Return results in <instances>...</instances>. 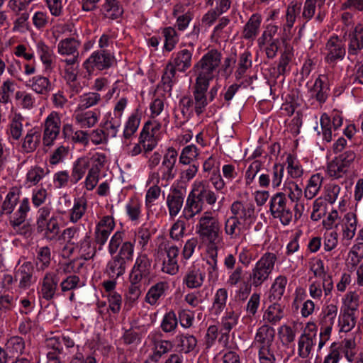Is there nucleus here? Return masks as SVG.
Wrapping results in <instances>:
<instances>
[{"instance_id":"obj_52","label":"nucleus","mask_w":363,"mask_h":363,"mask_svg":"<svg viewBox=\"0 0 363 363\" xmlns=\"http://www.w3.org/2000/svg\"><path fill=\"white\" fill-rule=\"evenodd\" d=\"M121 125V118L120 116H113L111 113H108L104 117L103 128L111 138H116Z\"/></svg>"},{"instance_id":"obj_34","label":"nucleus","mask_w":363,"mask_h":363,"mask_svg":"<svg viewBox=\"0 0 363 363\" xmlns=\"http://www.w3.org/2000/svg\"><path fill=\"white\" fill-rule=\"evenodd\" d=\"M184 201V194L182 190L174 189L166 199V204L171 218H174L182 210Z\"/></svg>"},{"instance_id":"obj_32","label":"nucleus","mask_w":363,"mask_h":363,"mask_svg":"<svg viewBox=\"0 0 363 363\" xmlns=\"http://www.w3.org/2000/svg\"><path fill=\"white\" fill-rule=\"evenodd\" d=\"M141 120V112L135 109L128 118L122 135V142L128 145L137 132Z\"/></svg>"},{"instance_id":"obj_1","label":"nucleus","mask_w":363,"mask_h":363,"mask_svg":"<svg viewBox=\"0 0 363 363\" xmlns=\"http://www.w3.org/2000/svg\"><path fill=\"white\" fill-rule=\"evenodd\" d=\"M194 48H184L172 55L162 76L164 90L171 91L177 82V72H185L191 67Z\"/></svg>"},{"instance_id":"obj_47","label":"nucleus","mask_w":363,"mask_h":363,"mask_svg":"<svg viewBox=\"0 0 363 363\" xmlns=\"http://www.w3.org/2000/svg\"><path fill=\"white\" fill-rule=\"evenodd\" d=\"M101 12L105 18L116 20L122 16L123 9L120 5L118 0H104Z\"/></svg>"},{"instance_id":"obj_39","label":"nucleus","mask_w":363,"mask_h":363,"mask_svg":"<svg viewBox=\"0 0 363 363\" xmlns=\"http://www.w3.org/2000/svg\"><path fill=\"white\" fill-rule=\"evenodd\" d=\"M36 52L41 61L45 72H51L53 69L55 54L52 49L43 41L36 43Z\"/></svg>"},{"instance_id":"obj_43","label":"nucleus","mask_w":363,"mask_h":363,"mask_svg":"<svg viewBox=\"0 0 363 363\" xmlns=\"http://www.w3.org/2000/svg\"><path fill=\"white\" fill-rule=\"evenodd\" d=\"M23 118L19 113H15L8 124L6 134L10 141H18L23 132Z\"/></svg>"},{"instance_id":"obj_12","label":"nucleus","mask_w":363,"mask_h":363,"mask_svg":"<svg viewBox=\"0 0 363 363\" xmlns=\"http://www.w3.org/2000/svg\"><path fill=\"white\" fill-rule=\"evenodd\" d=\"M43 127V145L50 147L55 143L61 130V118L57 111H52L45 119Z\"/></svg>"},{"instance_id":"obj_44","label":"nucleus","mask_w":363,"mask_h":363,"mask_svg":"<svg viewBox=\"0 0 363 363\" xmlns=\"http://www.w3.org/2000/svg\"><path fill=\"white\" fill-rule=\"evenodd\" d=\"M207 264L206 272L210 280H216L218 277V247L216 245L211 246L208 250V255L206 258Z\"/></svg>"},{"instance_id":"obj_60","label":"nucleus","mask_w":363,"mask_h":363,"mask_svg":"<svg viewBox=\"0 0 363 363\" xmlns=\"http://www.w3.org/2000/svg\"><path fill=\"white\" fill-rule=\"evenodd\" d=\"M51 263V252L48 246L40 247L36 252L35 264L38 272H43L48 269Z\"/></svg>"},{"instance_id":"obj_51","label":"nucleus","mask_w":363,"mask_h":363,"mask_svg":"<svg viewBox=\"0 0 363 363\" xmlns=\"http://www.w3.org/2000/svg\"><path fill=\"white\" fill-rule=\"evenodd\" d=\"M66 244L63 247V252L68 253L72 246H74L82 238L80 228L77 226H72L65 228L62 234Z\"/></svg>"},{"instance_id":"obj_45","label":"nucleus","mask_w":363,"mask_h":363,"mask_svg":"<svg viewBox=\"0 0 363 363\" xmlns=\"http://www.w3.org/2000/svg\"><path fill=\"white\" fill-rule=\"evenodd\" d=\"M127 264L119 259L118 258L113 256L112 258L107 262L105 273L112 279H117L118 277L123 276L126 270Z\"/></svg>"},{"instance_id":"obj_6","label":"nucleus","mask_w":363,"mask_h":363,"mask_svg":"<svg viewBox=\"0 0 363 363\" xmlns=\"http://www.w3.org/2000/svg\"><path fill=\"white\" fill-rule=\"evenodd\" d=\"M180 249L169 241L162 242L158 247V256L162 259L161 272L168 275H176L179 271Z\"/></svg>"},{"instance_id":"obj_36","label":"nucleus","mask_w":363,"mask_h":363,"mask_svg":"<svg viewBox=\"0 0 363 363\" xmlns=\"http://www.w3.org/2000/svg\"><path fill=\"white\" fill-rule=\"evenodd\" d=\"M309 269L313 273L315 277L320 278L323 279V285L326 290H329L331 286V280L333 277L331 274H328L323 261L318 257H312L308 261Z\"/></svg>"},{"instance_id":"obj_33","label":"nucleus","mask_w":363,"mask_h":363,"mask_svg":"<svg viewBox=\"0 0 363 363\" xmlns=\"http://www.w3.org/2000/svg\"><path fill=\"white\" fill-rule=\"evenodd\" d=\"M271 304L264 311L262 319L270 325H275L285 316V306L279 301H269Z\"/></svg>"},{"instance_id":"obj_40","label":"nucleus","mask_w":363,"mask_h":363,"mask_svg":"<svg viewBox=\"0 0 363 363\" xmlns=\"http://www.w3.org/2000/svg\"><path fill=\"white\" fill-rule=\"evenodd\" d=\"M205 279V274L199 269L191 267L187 269L182 279V284L188 289L200 288Z\"/></svg>"},{"instance_id":"obj_7","label":"nucleus","mask_w":363,"mask_h":363,"mask_svg":"<svg viewBox=\"0 0 363 363\" xmlns=\"http://www.w3.org/2000/svg\"><path fill=\"white\" fill-rule=\"evenodd\" d=\"M338 311L336 303L325 305L320 313V334L318 345V352H320L325 343L329 340L333 325L335 324Z\"/></svg>"},{"instance_id":"obj_5","label":"nucleus","mask_w":363,"mask_h":363,"mask_svg":"<svg viewBox=\"0 0 363 363\" xmlns=\"http://www.w3.org/2000/svg\"><path fill=\"white\" fill-rule=\"evenodd\" d=\"M277 256L273 252H267L252 266L248 277L247 283L253 288H260L270 279L274 270Z\"/></svg>"},{"instance_id":"obj_55","label":"nucleus","mask_w":363,"mask_h":363,"mask_svg":"<svg viewBox=\"0 0 363 363\" xmlns=\"http://www.w3.org/2000/svg\"><path fill=\"white\" fill-rule=\"evenodd\" d=\"M200 155L199 149L195 145H189L182 148L179 156V163L187 166L199 159Z\"/></svg>"},{"instance_id":"obj_8","label":"nucleus","mask_w":363,"mask_h":363,"mask_svg":"<svg viewBox=\"0 0 363 363\" xmlns=\"http://www.w3.org/2000/svg\"><path fill=\"white\" fill-rule=\"evenodd\" d=\"M269 209L271 216L279 219L284 225H289L293 220V211L282 192H277L270 197Z\"/></svg>"},{"instance_id":"obj_49","label":"nucleus","mask_w":363,"mask_h":363,"mask_svg":"<svg viewBox=\"0 0 363 363\" xmlns=\"http://www.w3.org/2000/svg\"><path fill=\"white\" fill-rule=\"evenodd\" d=\"M228 297V293L225 288H220L216 291L211 308L212 314L217 316L220 315L226 307Z\"/></svg>"},{"instance_id":"obj_20","label":"nucleus","mask_w":363,"mask_h":363,"mask_svg":"<svg viewBox=\"0 0 363 363\" xmlns=\"http://www.w3.org/2000/svg\"><path fill=\"white\" fill-rule=\"evenodd\" d=\"M255 347L280 345L276 340L275 329L267 323H264L256 330L253 340Z\"/></svg>"},{"instance_id":"obj_23","label":"nucleus","mask_w":363,"mask_h":363,"mask_svg":"<svg viewBox=\"0 0 363 363\" xmlns=\"http://www.w3.org/2000/svg\"><path fill=\"white\" fill-rule=\"evenodd\" d=\"M230 209L232 216L240 221H251L255 217V206L252 201H235Z\"/></svg>"},{"instance_id":"obj_21","label":"nucleus","mask_w":363,"mask_h":363,"mask_svg":"<svg viewBox=\"0 0 363 363\" xmlns=\"http://www.w3.org/2000/svg\"><path fill=\"white\" fill-rule=\"evenodd\" d=\"M96 252L95 245L92 242L91 238L88 233H85L79 239V242L72 246L67 255L77 253L81 259L89 260L92 259Z\"/></svg>"},{"instance_id":"obj_2","label":"nucleus","mask_w":363,"mask_h":363,"mask_svg":"<svg viewBox=\"0 0 363 363\" xmlns=\"http://www.w3.org/2000/svg\"><path fill=\"white\" fill-rule=\"evenodd\" d=\"M221 227L218 216L211 211H206L198 217L196 233L203 241L215 246L221 238Z\"/></svg>"},{"instance_id":"obj_64","label":"nucleus","mask_w":363,"mask_h":363,"mask_svg":"<svg viewBox=\"0 0 363 363\" xmlns=\"http://www.w3.org/2000/svg\"><path fill=\"white\" fill-rule=\"evenodd\" d=\"M48 174L45 168L38 165L30 167L26 175V184L28 186L37 185Z\"/></svg>"},{"instance_id":"obj_50","label":"nucleus","mask_w":363,"mask_h":363,"mask_svg":"<svg viewBox=\"0 0 363 363\" xmlns=\"http://www.w3.org/2000/svg\"><path fill=\"white\" fill-rule=\"evenodd\" d=\"M286 284V277L282 275L278 276L269 290V301H279L285 292Z\"/></svg>"},{"instance_id":"obj_24","label":"nucleus","mask_w":363,"mask_h":363,"mask_svg":"<svg viewBox=\"0 0 363 363\" xmlns=\"http://www.w3.org/2000/svg\"><path fill=\"white\" fill-rule=\"evenodd\" d=\"M325 3V0H306L302 11V18L306 21H310L315 16V10L318 9L315 19L318 23L323 22L326 15Z\"/></svg>"},{"instance_id":"obj_31","label":"nucleus","mask_w":363,"mask_h":363,"mask_svg":"<svg viewBox=\"0 0 363 363\" xmlns=\"http://www.w3.org/2000/svg\"><path fill=\"white\" fill-rule=\"evenodd\" d=\"M73 117L76 124L81 128H91L98 123L100 113L96 111L79 110L77 108Z\"/></svg>"},{"instance_id":"obj_26","label":"nucleus","mask_w":363,"mask_h":363,"mask_svg":"<svg viewBox=\"0 0 363 363\" xmlns=\"http://www.w3.org/2000/svg\"><path fill=\"white\" fill-rule=\"evenodd\" d=\"M311 99H315L320 104H324L329 96L328 77L320 74L315 80L313 85L308 90Z\"/></svg>"},{"instance_id":"obj_16","label":"nucleus","mask_w":363,"mask_h":363,"mask_svg":"<svg viewBox=\"0 0 363 363\" xmlns=\"http://www.w3.org/2000/svg\"><path fill=\"white\" fill-rule=\"evenodd\" d=\"M104 153L95 152L91 157H81L73 162L70 182L73 184L79 182L86 172L93 167Z\"/></svg>"},{"instance_id":"obj_53","label":"nucleus","mask_w":363,"mask_h":363,"mask_svg":"<svg viewBox=\"0 0 363 363\" xmlns=\"http://www.w3.org/2000/svg\"><path fill=\"white\" fill-rule=\"evenodd\" d=\"M282 194L284 197L289 199L291 202H298L301 200L303 190L299 185L293 180H286L283 186Z\"/></svg>"},{"instance_id":"obj_42","label":"nucleus","mask_w":363,"mask_h":363,"mask_svg":"<svg viewBox=\"0 0 363 363\" xmlns=\"http://www.w3.org/2000/svg\"><path fill=\"white\" fill-rule=\"evenodd\" d=\"M169 289V284L167 281H159L148 289L145 295V301L151 306H155L158 301L164 298L166 291Z\"/></svg>"},{"instance_id":"obj_18","label":"nucleus","mask_w":363,"mask_h":363,"mask_svg":"<svg viewBox=\"0 0 363 363\" xmlns=\"http://www.w3.org/2000/svg\"><path fill=\"white\" fill-rule=\"evenodd\" d=\"M115 222L112 216H102L96 224L94 230V241L99 245V250H101L107 242L111 233L114 230Z\"/></svg>"},{"instance_id":"obj_3","label":"nucleus","mask_w":363,"mask_h":363,"mask_svg":"<svg viewBox=\"0 0 363 363\" xmlns=\"http://www.w3.org/2000/svg\"><path fill=\"white\" fill-rule=\"evenodd\" d=\"M222 53L217 49H211L194 65L196 82L208 84L218 72Z\"/></svg>"},{"instance_id":"obj_11","label":"nucleus","mask_w":363,"mask_h":363,"mask_svg":"<svg viewBox=\"0 0 363 363\" xmlns=\"http://www.w3.org/2000/svg\"><path fill=\"white\" fill-rule=\"evenodd\" d=\"M323 55L327 64L335 65L342 61L346 55L345 40L337 35H331L325 44Z\"/></svg>"},{"instance_id":"obj_25","label":"nucleus","mask_w":363,"mask_h":363,"mask_svg":"<svg viewBox=\"0 0 363 363\" xmlns=\"http://www.w3.org/2000/svg\"><path fill=\"white\" fill-rule=\"evenodd\" d=\"M191 187L205 206H213L216 203L218 196L206 181L196 180Z\"/></svg>"},{"instance_id":"obj_30","label":"nucleus","mask_w":363,"mask_h":363,"mask_svg":"<svg viewBox=\"0 0 363 363\" xmlns=\"http://www.w3.org/2000/svg\"><path fill=\"white\" fill-rule=\"evenodd\" d=\"M42 130L40 127L34 126L27 130L21 140V148L24 152H33L40 145Z\"/></svg>"},{"instance_id":"obj_48","label":"nucleus","mask_w":363,"mask_h":363,"mask_svg":"<svg viewBox=\"0 0 363 363\" xmlns=\"http://www.w3.org/2000/svg\"><path fill=\"white\" fill-rule=\"evenodd\" d=\"M224 230L230 239L235 240L240 238L245 229L242 221L230 216L225 221Z\"/></svg>"},{"instance_id":"obj_27","label":"nucleus","mask_w":363,"mask_h":363,"mask_svg":"<svg viewBox=\"0 0 363 363\" xmlns=\"http://www.w3.org/2000/svg\"><path fill=\"white\" fill-rule=\"evenodd\" d=\"M208 87V84L195 82L193 90L194 109L198 116L204 112L208 105L206 92Z\"/></svg>"},{"instance_id":"obj_41","label":"nucleus","mask_w":363,"mask_h":363,"mask_svg":"<svg viewBox=\"0 0 363 363\" xmlns=\"http://www.w3.org/2000/svg\"><path fill=\"white\" fill-rule=\"evenodd\" d=\"M262 16L259 13H253L243 26L242 37L247 40H254L259 32Z\"/></svg>"},{"instance_id":"obj_13","label":"nucleus","mask_w":363,"mask_h":363,"mask_svg":"<svg viewBox=\"0 0 363 363\" xmlns=\"http://www.w3.org/2000/svg\"><path fill=\"white\" fill-rule=\"evenodd\" d=\"M114 57L105 50H96L83 62L82 67L90 75L96 70L102 71L110 68Z\"/></svg>"},{"instance_id":"obj_10","label":"nucleus","mask_w":363,"mask_h":363,"mask_svg":"<svg viewBox=\"0 0 363 363\" xmlns=\"http://www.w3.org/2000/svg\"><path fill=\"white\" fill-rule=\"evenodd\" d=\"M30 211V202L28 198H24L20 201L18 210L9 219V224L13 230L21 235L29 237L31 235L32 229L30 225L26 223L27 213Z\"/></svg>"},{"instance_id":"obj_56","label":"nucleus","mask_w":363,"mask_h":363,"mask_svg":"<svg viewBox=\"0 0 363 363\" xmlns=\"http://www.w3.org/2000/svg\"><path fill=\"white\" fill-rule=\"evenodd\" d=\"M301 3L292 1L287 6L286 11V23L284 26L285 31H290L293 28L297 16L301 11Z\"/></svg>"},{"instance_id":"obj_37","label":"nucleus","mask_w":363,"mask_h":363,"mask_svg":"<svg viewBox=\"0 0 363 363\" xmlns=\"http://www.w3.org/2000/svg\"><path fill=\"white\" fill-rule=\"evenodd\" d=\"M33 267L31 262L23 263L15 272L16 280L19 281L18 287L21 289L29 288L34 282L33 280Z\"/></svg>"},{"instance_id":"obj_15","label":"nucleus","mask_w":363,"mask_h":363,"mask_svg":"<svg viewBox=\"0 0 363 363\" xmlns=\"http://www.w3.org/2000/svg\"><path fill=\"white\" fill-rule=\"evenodd\" d=\"M152 260L147 254L139 253L136 257L129 277H132L135 281L149 279L152 272Z\"/></svg>"},{"instance_id":"obj_59","label":"nucleus","mask_w":363,"mask_h":363,"mask_svg":"<svg viewBox=\"0 0 363 363\" xmlns=\"http://www.w3.org/2000/svg\"><path fill=\"white\" fill-rule=\"evenodd\" d=\"M323 180V177L319 173L313 174L310 177L304 189V196L306 199L311 200L318 194Z\"/></svg>"},{"instance_id":"obj_35","label":"nucleus","mask_w":363,"mask_h":363,"mask_svg":"<svg viewBox=\"0 0 363 363\" xmlns=\"http://www.w3.org/2000/svg\"><path fill=\"white\" fill-rule=\"evenodd\" d=\"M105 154L96 162V164L89 169L87 175L84 180V187L88 191H92L97 185L99 180V174L106 162Z\"/></svg>"},{"instance_id":"obj_29","label":"nucleus","mask_w":363,"mask_h":363,"mask_svg":"<svg viewBox=\"0 0 363 363\" xmlns=\"http://www.w3.org/2000/svg\"><path fill=\"white\" fill-rule=\"evenodd\" d=\"M26 86L33 92L40 96H48L53 89L50 79L45 76L38 74L30 78Z\"/></svg>"},{"instance_id":"obj_38","label":"nucleus","mask_w":363,"mask_h":363,"mask_svg":"<svg viewBox=\"0 0 363 363\" xmlns=\"http://www.w3.org/2000/svg\"><path fill=\"white\" fill-rule=\"evenodd\" d=\"M348 54L357 56L363 50V26L357 25L348 35Z\"/></svg>"},{"instance_id":"obj_19","label":"nucleus","mask_w":363,"mask_h":363,"mask_svg":"<svg viewBox=\"0 0 363 363\" xmlns=\"http://www.w3.org/2000/svg\"><path fill=\"white\" fill-rule=\"evenodd\" d=\"M205 206L199 195L191 187L187 195L181 217L186 220H190L196 216H201L204 212Z\"/></svg>"},{"instance_id":"obj_57","label":"nucleus","mask_w":363,"mask_h":363,"mask_svg":"<svg viewBox=\"0 0 363 363\" xmlns=\"http://www.w3.org/2000/svg\"><path fill=\"white\" fill-rule=\"evenodd\" d=\"M6 352L11 357H18L24 353L26 344L24 340L19 336L11 337L6 342Z\"/></svg>"},{"instance_id":"obj_63","label":"nucleus","mask_w":363,"mask_h":363,"mask_svg":"<svg viewBox=\"0 0 363 363\" xmlns=\"http://www.w3.org/2000/svg\"><path fill=\"white\" fill-rule=\"evenodd\" d=\"M354 312L340 311L338 317L340 332H350L356 325L357 317Z\"/></svg>"},{"instance_id":"obj_58","label":"nucleus","mask_w":363,"mask_h":363,"mask_svg":"<svg viewBox=\"0 0 363 363\" xmlns=\"http://www.w3.org/2000/svg\"><path fill=\"white\" fill-rule=\"evenodd\" d=\"M329 286H331L329 290L327 289V292H325L326 288L325 289L323 285V279L313 281L308 286L310 296L314 300L320 301L323 295L325 297L331 295L334 288L333 280H331V284H330Z\"/></svg>"},{"instance_id":"obj_28","label":"nucleus","mask_w":363,"mask_h":363,"mask_svg":"<svg viewBox=\"0 0 363 363\" xmlns=\"http://www.w3.org/2000/svg\"><path fill=\"white\" fill-rule=\"evenodd\" d=\"M255 348L259 363H277L284 356L280 345Z\"/></svg>"},{"instance_id":"obj_22","label":"nucleus","mask_w":363,"mask_h":363,"mask_svg":"<svg viewBox=\"0 0 363 363\" xmlns=\"http://www.w3.org/2000/svg\"><path fill=\"white\" fill-rule=\"evenodd\" d=\"M236 263V257L231 253L228 254L223 260L225 268L229 271L226 283L231 287L238 286L244 279V270L240 266L235 267Z\"/></svg>"},{"instance_id":"obj_61","label":"nucleus","mask_w":363,"mask_h":363,"mask_svg":"<svg viewBox=\"0 0 363 363\" xmlns=\"http://www.w3.org/2000/svg\"><path fill=\"white\" fill-rule=\"evenodd\" d=\"M87 210V200L85 197L81 196L75 199L72 208L69 211V220L72 223H77L85 214Z\"/></svg>"},{"instance_id":"obj_14","label":"nucleus","mask_w":363,"mask_h":363,"mask_svg":"<svg viewBox=\"0 0 363 363\" xmlns=\"http://www.w3.org/2000/svg\"><path fill=\"white\" fill-rule=\"evenodd\" d=\"M60 277L56 271L46 272L39 281L38 294L47 301L52 300L58 291Z\"/></svg>"},{"instance_id":"obj_46","label":"nucleus","mask_w":363,"mask_h":363,"mask_svg":"<svg viewBox=\"0 0 363 363\" xmlns=\"http://www.w3.org/2000/svg\"><path fill=\"white\" fill-rule=\"evenodd\" d=\"M80 42L74 38L61 40L57 44V52L60 55H79Z\"/></svg>"},{"instance_id":"obj_9","label":"nucleus","mask_w":363,"mask_h":363,"mask_svg":"<svg viewBox=\"0 0 363 363\" xmlns=\"http://www.w3.org/2000/svg\"><path fill=\"white\" fill-rule=\"evenodd\" d=\"M318 340V326L313 322L306 323L298 339V355L301 359L310 357Z\"/></svg>"},{"instance_id":"obj_62","label":"nucleus","mask_w":363,"mask_h":363,"mask_svg":"<svg viewBox=\"0 0 363 363\" xmlns=\"http://www.w3.org/2000/svg\"><path fill=\"white\" fill-rule=\"evenodd\" d=\"M176 342L180 350L186 354L195 350L197 345V339L193 335L182 333L176 336Z\"/></svg>"},{"instance_id":"obj_54","label":"nucleus","mask_w":363,"mask_h":363,"mask_svg":"<svg viewBox=\"0 0 363 363\" xmlns=\"http://www.w3.org/2000/svg\"><path fill=\"white\" fill-rule=\"evenodd\" d=\"M21 191L17 187H12L7 193L1 203L3 214H11L19 201Z\"/></svg>"},{"instance_id":"obj_4","label":"nucleus","mask_w":363,"mask_h":363,"mask_svg":"<svg viewBox=\"0 0 363 363\" xmlns=\"http://www.w3.org/2000/svg\"><path fill=\"white\" fill-rule=\"evenodd\" d=\"M178 152L174 147H169L163 155L161 164L156 171L150 172L147 184L165 182V185L173 180L177 174Z\"/></svg>"},{"instance_id":"obj_17","label":"nucleus","mask_w":363,"mask_h":363,"mask_svg":"<svg viewBox=\"0 0 363 363\" xmlns=\"http://www.w3.org/2000/svg\"><path fill=\"white\" fill-rule=\"evenodd\" d=\"M284 164L275 163L267 173H262L258 177V185L260 188L267 189L272 186L274 189L279 188L283 181Z\"/></svg>"}]
</instances>
